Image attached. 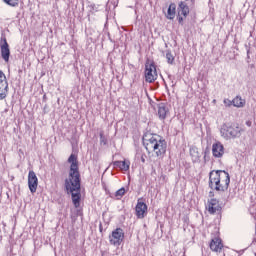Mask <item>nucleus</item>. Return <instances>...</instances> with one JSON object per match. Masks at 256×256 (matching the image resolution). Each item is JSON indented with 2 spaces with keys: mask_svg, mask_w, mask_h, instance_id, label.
<instances>
[{
  "mask_svg": "<svg viewBox=\"0 0 256 256\" xmlns=\"http://www.w3.org/2000/svg\"><path fill=\"white\" fill-rule=\"evenodd\" d=\"M68 163H70V172L69 178L65 180V189L71 193L74 207H79L81 205V174L79 173L77 155L71 154Z\"/></svg>",
  "mask_w": 256,
  "mask_h": 256,
  "instance_id": "1",
  "label": "nucleus"
},
{
  "mask_svg": "<svg viewBox=\"0 0 256 256\" xmlns=\"http://www.w3.org/2000/svg\"><path fill=\"white\" fill-rule=\"evenodd\" d=\"M143 145L148 153H155L156 157H163L167 153V141L157 134L143 135Z\"/></svg>",
  "mask_w": 256,
  "mask_h": 256,
  "instance_id": "2",
  "label": "nucleus"
},
{
  "mask_svg": "<svg viewBox=\"0 0 256 256\" xmlns=\"http://www.w3.org/2000/svg\"><path fill=\"white\" fill-rule=\"evenodd\" d=\"M231 183V176L225 170H212L209 173V187L212 191L218 193H225L229 189Z\"/></svg>",
  "mask_w": 256,
  "mask_h": 256,
  "instance_id": "3",
  "label": "nucleus"
},
{
  "mask_svg": "<svg viewBox=\"0 0 256 256\" xmlns=\"http://www.w3.org/2000/svg\"><path fill=\"white\" fill-rule=\"evenodd\" d=\"M245 130L237 123H225L221 126L220 133L224 139H237Z\"/></svg>",
  "mask_w": 256,
  "mask_h": 256,
  "instance_id": "4",
  "label": "nucleus"
},
{
  "mask_svg": "<svg viewBox=\"0 0 256 256\" xmlns=\"http://www.w3.org/2000/svg\"><path fill=\"white\" fill-rule=\"evenodd\" d=\"M144 76L146 83H155V81H157V66H155L153 60L146 61Z\"/></svg>",
  "mask_w": 256,
  "mask_h": 256,
  "instance_id": "5",
  "label": "nucleus"
},
{
  "mask_svg": "<svg viewBox=\"0 0 256 256\" xmlns=\"http://www.w3.org/2000/svg\"><path fill=\"white\" fill-rule=\"evenodd\" d=\"M123 239H125V232L121 228H116L109 236L110 245H114V247H119L123 243Z\"/></svg>",
  "mask_w": 256,
  "mask_h": 256,
  "instance_id": "6",
  "label": "nucleus"
},
{
  "mask_svg": "<svg viewBox=\"0 0 256 256\" xmlns=\"http://www.w3.org/2000/svg\"><path fill=\"white\" fill-rule=\"evenodd\" d=\"M0 51L2 59L6 63H9V57H11V50L9 49V43H7V38L5 36H2L0 39Z\"/></svg>",
  "mask_w": 256,
  "mask_h": 256,
  "instance_id": "7",
  "label": "nucleus"
},
{
  "mask_svg": "<svg viewBox=\"0 0 256 256\" xmlns=\"http://www.w3.org/2000/svg\"><path fill=\"white\" fill-rule=\"evenodd\" d=\"M28 187L31 193H37V187H39V179L33 170H30L28 173Z\"/></svg>",
  "mask_w": 256,
  "mask_h": 256,
  "instance_id": "8",
  "label": "nucleus"
},
{
  "mask_svg": "<svg viewBox=\"0 0 256 256\" xmlns=\"http://www.w3.org/2000/svg\"><path fill=\"white\" fill-rule=\"evenodd\" d=\"M8 89L9 84L7 83V77L5 76V73L0 70V101L7 97Z\"/></svg>",
  "mask_w": 256,
  "mask_h": 256,
  "instance_id": "9",
  "label": "nucleus"
},
{
  "mask_svg": "<svg viewBox=\"0 0 256 256\" xmlns=\"http://www.w3.org/2000/svg\"><path fill=\"white\" fill-rule=\"evenodd\" d=\"M135 213L137 219H145V216L147 215V204L138 200L135 207Z\"/></svg>",
  "mask_w": 256,
  "mask_h": 256,
  "instance_id": "10",
  "label": "nucleus"
},
{
  "mask_svg": "<svg viewBox=\"0 0 256 256\" xmlns=\"http://www.w3.org/2000/svg\"><path fill=\"white\" fill-rule=\"evenodd\" d=\"M212 155L215 159H221L225 155V147L221 142H216L212 145Z\"/></svg>",
  "mask_w": 256,
  "mask_h": 256,
  "instance_id": "11",
  "label": "nucleus"
},
{
  "mask_svg": "<svg viewBox=\"0 0 256 256\" xmlns=\"http://www.w3.org/2000/svg\"><path fill=\"white\" fill-rule=\"evenodd\" d=\"M207 209L210 215H215V213H220L221 205L219 204V200L215 198L210 199L208 201Z\"/></svg>",
  "mask_w": 256,
  "mask_h": 256,
  "instance_id": "12",
  "label": "nucleus"
},
{
  "mask_svg": "<svg viewBox=\"0 0 256 256\" xmlns=\"http://www.w3.org/2000/svg\"><path fill=\"white\" fill-rule=\"evenodd\" d=\"M157 115L162 121H164V119H167V115H169V104L159 103L157 105Z\"/></svg>",
  "mask_w": 256,
  "mask_h": 256,
  "instance_id": "13",
  "label": "nucleus"
},
{
  "mask_svg": "<svg viewBox=\"0 0 256 256\" xmlns=\"http://www.w3.org/2000/svg\"><path fill=\"white\" fill-rule=\"evenodd\" d=\"M209 247L211 251H214V253H221V251H223V240L219 237L213 238Z\"/></svg>",
  "mask_w": 256,
  "mask_h": 256,
  "instance_id": "14",
  "label": "nucleus"
},
{
  "mask_svg": "<svg viewBox=\"0 0 256 256\" xmlns=\"http://www.w3.org/2000/svg\"><path fill=\"white\" fill-rule=\"evenodd\" d=\"M114 167L120 169V171H129V167L131 166V162L129 160L124 161H115L113 162Z\"/></svg>",
  "mask_w": 256,
  "mask_h": 256,
  "instance_id": "15",
  "label": "nucleus"
},
{
  "mask_svg": "<svg viewBox=\"0 0 256 256\" xmlns=\"http://www.w3.org/2000/svg\"><path fill=\"white\" fill-rule=\"evenodd\" d=\"M178 15H183V17H187L189 15V6H187V3L185 2L179 3Z\"/></svg>",
  "mask_w": 256,
  "mask_h": 256,
  "instance_id": "16",
  "label": "nucleus"
},
{
  "mask_svg": "<svg viewBox=\"0 0 256 256\" xmlns=\"http://www.w3.org/2000/svg\"><path fill=\"white\" fill-rule=\"evenodd\" d=\"M176 6L175 4H170L167 10L166 17L167 19H175Z\"/></svg>",
  "mask_w": 256,
  "mask_h": 256,
  "instance_id": "17",
  "label": "nucleus"
},
{
  "mask_svg": "<svg viewBox=\"0 0 256 256\" xmlns=\"http://www.w3.org/2000/svg\"><path fill=\"white\" fill-rule=\"evenodd\" d=\"M232 105L234 107H245V100L239 96H236L233 100H232Z\"/></svg>",
  "mask_w": 256,
  "mask_h": 256,
  "instance_id": "18",
  "label": "nucleus"
},
{
  "mask_svg": "<svg viewBox=\"0 0 256 256\" xmlns=\"http://www.w3.org/2000/svg\"><path fill=\"white\" fill-rule=\"evenodd\" d=\"M125 193H127V190H125V187H122L115 192L114 197L116 199H123V196L125 195Z\"/></svg>",
  "mask_w": 256,
  "mask_h": 256,
  "instance_id": "19",
  "label": "nucleus"
},
{
  "mask_svg": "<svg viewBox=\"0 0 256 256\" xmlns=\"http://www.w3.org/2000/svg\"><path fill=\"white\" fill-rule=\"evenodd\" d=\"M166 59H167V63L169 65H173V63H175V56H173L171 51L166 52Z\"/></svg>",
  "mask_w": 256,
  "mask_h": 256,
  "instance_id": "20",
  "label": "nucleus"
},
{
  "mask_svg": "<svg viewBox=\"0 0 256 256\" xmlns=\"http://www.w3.org/2000/svg\"><path fill=\"white\" fill-rule=\"evenodd\" d=\"M6 5H10V7H17L19 5V0H4Z\"/></svg>",
  "mask_w": 256,
  "mask_h": 256,
  "instance_id": "21",
  "label": "nucleus"
},
{
  "mask_svg": "<svg viewBox=\"0 0 256 256\" xmlns=\"http://www.w3.org/2000/svg\"><path fill=\"white\" fill-rule=\"evenodd\" d=\"M100 143H102L103 145H107V139H105L103 133H100Z\"/></svg>",
  "mask_w": 256,
  "mask_h": 256,
  "instance_id": "22",
  "label": "nucleus"
},
{
  "mask_svg": "<svg viewBox=\"0 0 256 256\" xmlns=\"http://www.w3.org/2000/svg\"><path fill=\"white\" fill-rule=\"evenodd\" d=\"M224 105L225 107H231V105H233V101L229 99H224Z\"/></svg>",
  "mask_w": 256,
  "mask_h": 256,
  "instance_id": "23",
  "label": "nucleus"
},
{
  "mask_svg": "<svg viewBox=\"0 0 256 256\" xmlns=\"http://www.w3.org/2000/svg\"><path fill=\"white\" fill-rule=\"evenodd\" d=\"M145 157H147L145 154H142V155H141V162H142V163H145Z\"/></svg>",
  "mask_w": 256,
  "mask_h": 256,
  "instance_id": "24",
  "label": "nucleus"
},
{
  "mask_svg": "<svg viewBox=\"0 0 256 256\" xmlns=\"http://www.w3.org/2000/svg\"><path fill=\"white\" fill-rule=\"evenodd\" d=\"M178 23H183V17H181V15L178 16Z\"/></svg>",
  "mask_w": 256,
  "mask_h": 256,
  "instance_id": "25",
  "label": "nucleus"
},
{
  "mask_svg": "<svg viewBox=\"0 0 256 256\" xmlns=\"http://www.w3.org/2000/svg\"><path fill=\"white\" fill-rule=\"evenodd\" d=\"M209 197H215V193L209 192Z\"/></svg>",
  "mask_w": 256,
  "mask_h": 256,
  "instance_id": "26",
  "label": "nucleus"
},
{
  "mask_svg": "<svg viewBox=\"0 0 256 256\" xmlns=\"http://www.w3.org/2000/svg\"><path fill=\"white\" fill-rule=\"evenodd\" d=\"M246 125H248V127H251V121H247Z\"/></svg>",
  "mask_w": 256,
  "mask_h": 256,
  "instance_id": "27",
  "label": "nucleus"
}]
</instances>
